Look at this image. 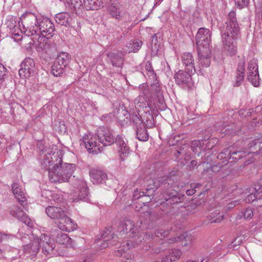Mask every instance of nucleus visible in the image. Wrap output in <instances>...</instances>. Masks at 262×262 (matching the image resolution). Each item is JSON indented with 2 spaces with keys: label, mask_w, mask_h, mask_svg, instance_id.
Instances as JSON below:
<instances>
[{
  "label": "nucleus",
  "mask_w": 262,
  "mask_h": 262,
  "mask_svg": "<svg viewBox=\"0 0 262 262\" xmlns=\"http://www.w3.org/2000/svg\"><path fill=\"white\" fill-rule=\"evenodd\" d=\"M76 187L79 189L78 199L85 202L89 200V192L85 182L83 180H78L75 184Z\"/></svg>",
  "instance_id": "26"
},
{
  "label": "nucleus",
  "mask_w": 262,
  "mask_h": 262,
  "mask_svg": "<svg viewBox=\"0 0 262 262\" xmlns=\"http://www.w3.org/2000/svg\"><path fill=\"white\" fill-rule=\"evenodd\" d=\"M169 233V230L168 229H165V228H159L158 229H157L154 234H151V237H158L160 238H164L165 237H166L168 235Z\"/></svg>",
  "instance_id": "42"
},
{
  "label": "nucleus",
  "mask_w": 262,
  "mask_h": 262,
  "mask_svg": "<svg viewBox=\"0 0 262 262\" xmlns=\"http://www.w3.org/2000/svg\"><path fill=\"white\" fill-rule=\"evenodd\" d=\"M191 74L187 71L179 70L174 75L176 83L190 86L191 81Z\"/></svg>",
  "instance_id": "23"
},
{
  "label": "nucleus",
  "mask_w": 262,
  "mask_h": 262,
  "mask_svg": "<svg viewBox=\"0 0 262 262\" xmlns=\"http://www.w3.org/2000/svg\"><path fill=\"white\" fill-rule=\"evenodd\" d=\"M136 137L141 141H146L148 140V135L144 125H142V127H137Z\"/></svg>",
  "instance_id": "39"
},
{
  "label": "nucleus",
  "mask_w": 262,
  "mask_h": 262,
  "mask_svg": "<svg viewBox=\"0 0 262 262\" xmlns=\"http://www.w3.org/2000/svg\"><path fill=\"white\" fill-rule=\"evenodd\" d=\"M82 2L80 0H66V7L72 11L80 8Z\"/></svg>",
  "instance_id": "40"
},
{
  "label": "nucleus",
  "mask_w": 262,
  "mask_h": 262,
  "mask_svg": "<svg viewBox=\"0 0 262 262\" xmlns=\"http://www.w3.org/2000/svg\"><path fill=\"white\" fill-rule=\"evenodd\" d=\"M220 170V167L218 166L217 165H213L211 166H210L209 167H206L204 169V170L203 171V174H205L207 173H208L209 174L211 175L213 173L217 172Z\"/></svg>",
  "instance_id": "45"
},
{
  "label": "nucleus",
  "mask_w": 262,
  "mask_h": 262,
  "mask_svg": "<svg viewBox=\"0 0 262 262\" xmlns=\"http://www.w3.org/2000/svg\"><path fill=\"white\" fill-rule=\"evenodd\" d=\"M7 69L0 63V82L3 81L7 77Z\"/></svg>",
  "instance_id": "48"
},
{
  "label": "nucleus",
  "mask_w": 262,
  "mask_h": 262,
  "mask_svg": "<svg viewBox=\"0 0 262 262\" xmlns=\"http://www.w3.org/2000/svg\"><path fill=\"white\" fill-rule=\"evenodd\" d=\"M241 218H244L245 220H250L253 216V212L251 208H248L244 209L239 215Z\"/></svg>",
  "instance_id": "44"
},
{
  "label": "nucleus",
  "mask_w": 262,
  "mask_h": 262,
  "mask_svg": "<svg viewBox=\"0 0 262 262\" xmlns=\"http://www.w3.org/2000/svg\"><path fill=\"white\" fill-rule=\"evenodd\" d=\"M46 212L51 219L59 221L58 227L60 230L70 232L73 230L74 222L66 215L63 208L50 206L46 208Z\"/></svg>",
  "instance_id": "3"
},
{
  "label": "nucleus",
  "mask_w": 262,
  "mask_h": 262,
  "mask_svg": "<svg viewBox=\"0 0 262 262\" xmlns=\"http://www.w3.org/2000/svg\"><path fill=\"white\" fill-rule=\"evenodd\" d=\"M66 67L60 66L55 61L52 66V73L56 77L60 76L64 72Z\"/></svg>",
  "instance_id": "41"
},
{
  "label": "nucleus",
  "mask_w": 262,
  "mask_h": 262,
  "mask_svg": "<svg viewBox=\"0 0 262 262\" xmlns=\"http://www.w3.org/2000/svg\"><path fill=\"white\" fill-rule=\"evenodd\" d=\"M134 226L131 220L124 219L123 221L120 222L118 227V231L120 233L124 234L127 232L128 230L129 231L135 230L134 229Z\"/></svg>",
  "instance_id": "31"
},
{
  "label": "nucleus",
  "mask_w": 262,
  "mask_h": 262,
  "mask_svg": "<svg viewBox=\"0 0 262 262\" xmlns=\"http://www.w3.org/2000/svg\"><path fill=\"white\" fill-rule=\"evenodd\" d=\"M124 252H123L122 249L115 251V255L118 256H124Z\"/></svg>",
  "instance_id": "57"
},
{
  "label": "nucleus",
  "mask_w": 262,
  "mask_h": 262,
  "mask_svg": "<svg viewBox=\"0 0 262 262\" xmlns=\"http://www.w3.org/2000/svg\"><path fill=\"white\" fill-rule=\"evenodd\" d=\"M182 62L185 70L190 74L196 73V68L194 66V60L192 54L189 52L184 53L181 57Z\"/></svg>",
  "instance_id": "19"
},
{
  "label": "nucleus",
  "mask_w": 262,
  "mask_h": 262,
  "mask_svg": "<svg viewBox=\"0 0 262 262\" xmlns=\"http://www.w3.org/2000/svg\"><path fill=\"white\" fill-rule=\"evenodd\" d=\"M249 145H250L249 147L250 149L246 151H232L231 147L225 148L218 155L217 158L227 161L231 158L237 160L242 157H249L248 160L246 161V163L248 164L254 161V159L253 158L254 156L257 155L262 156V142H256L254 143L249 144Z\"/></svg>",
  "instance_id": "2"
},
{
  "label": "nucleus",
  "mask_w": 262,
  "mask_h": 262,
  "mask_svg": "<svg viewBox=\"0 0 262 262\" xmlns=\"http://www.w3.org/2000/svg\"><path fill=\"white\" fill-rule=\"evenodd\" d=\"M97 135L99 142L104 146H110L114 142V136L106 127H100L97 131Z\"/></svg>",
  "instance_id": "16"
},
{
  "label": "nucleus",
  "mask_w": 262,
  "mask_h": 262,
  "mask_svg": "<svg viewBox=\"0 0 262 262\" xmlns=\"http://www.w3.org/2000/svg\"><path fill=\"white\" fill-rule=\"evenodd\" d=\"M41 248L40 237H35L30 243L24 246V250L26 253L35 255Z\"/></svg>",
  "instance_id": "27"
},
{
  "label": "nucleus",
  "mask_w": 262,
  "mask_h": 262,
  "mask_svg": "<svg viewBox=\"0 0 262 262\" xmlns=\"http://www.w3.org/2000/svg\"><path fill=\"white\" fill-rule=\"evenodd\" d=\"M236 127L235 125L232 124L230 125L225 126L224 128L221 130V132L225 135H228L234 133Z\"/></svg>",
  "instance_id": "47"
},
{
  "label": "nucleus",
  "mask_w": 262,
  "mask_h": 262,
  "mask_svg": "<svg viewBox=\"0 0 262 262\" xmlns=\"http://www.w3.org/2000/svg\"><path fill=\"white\" fill-rule=\"evenodd\" d=\"M140 93L139 96L135 100L136 108L139 111L140 109L149 107L151 108L153 105L149 101L150 96L149 90L146 84H143L139 86Z\"/></svg>",
  "instance_id": "7"
},
{
  "label": "nucleus",
  "mask_w": 262,
  "mask_h": 262,
  "mask_svg": "<svg viewBox=\"0 0 262 262\" xmlns=\"http://www.w3.org/2000/svg\"><path fill=\"white\" fill-rule=\"evenodd\" d=\"M253 190L257 199H262V188H259L257 189L255 188Z\"/></svg>",
  "instance_id": "55"
},
{
  "label": "nucleus",
  "mask_w": 262,
  "mask_h": 262,
  "mask_svg": "<svg viewBox=\"0 0 262 262\" xmlns=\"http://www.w3.org/2000/svg\"><path fill=\"white\" fill-rule=\"evenodd\" d=\"M117 118L119 121L122 124H126L128 123L132 122L133 124H140L142 125V122L138 116L135 113L129 114L125 108H122L121 111H119Z\"/></svg>",
  "instance_id": "15"
},
{
  "label": "nucleus",
  "mask_w": 262,
  "mask_h": 262,
  "mask_svg": "<svg viewBox=\"0 0 262 262\" xmlns=\"http://www.w3.org/2000/svg\"><path fill=\"white\" fill-rule=\"evenodd\" d=\"M40 15L32 12H26L19 18L18 24L22 26V31L28 36H32L37 33V28Z\"/></svg>",
  "instance_id": "5"
},
{
  "label": "nucleus",
  "mask_w": 262,
  "mask_h": 262,
  "mask_svg": "<svg viewBox=\"0 0 262 262\" xmlns=\"http://www.w3.org/2000/svg\"><path fill=\"white\" fill-rule=\"evenodd\" d=\"M55 31V26L53 23L47 17L41 16L38 25L37 32H39L43 37L50 35L53 36Z\"/></svg>",
  "instance_id": "12"
},
{
  "label": "nucleus",
  "mask_w": 262,
  "mask_h": 262,
  "mask_svg": "<svg viewBox=\"0 0 262 262\" xmlns=\"http://www.w3.org/2000/svg\"><path fill=\"white\" fill-rule=\"evenodd\" d=\"M103 0H83L86 10H97L101 7Z\"/></svg>",
  "instance_id": "35"
},
{
  "label": "nucleus",
  "mask_w": 262,
  "mask_h": 262,
  "mask_svg": "<svg viewBox=\"0 0 262 262\" xmlns=\"http://www.w3.org/2000/svg\"><path fill=\"white\" fill-rule=\"evenodd\" d=\"M129 239L126 243L127 249L135 247L140 244L144 240L145 237H146L147 234L143 232H140L138 230L136 231V229H135L129 233Z\"/></svg>",
  "instance_id": "20"
},
{
  "label": "nucleus",
  "mask_w": 262,
  "mask_h": 262,
  "mask_svg": "<svg viewBox=\"0 0 262 262\" xmlns=\"http://www.w3.org/2000/svg\"><path fill=\"white\" fill-rule=\"evenodd\" d=\"M199 61L196 66V73L203 74L202 70L210 66L211 63V52L210 49L198 50Z\"/></svg>",
  "instance_id": "11"
},
{
  "label": "nucleus",
  "mask_w": 262,
  "mask_h": 262,
  "mask_svg": "<svg viewBox=\"0 0 262 262\" xmlns=\"http://www.w3.org/2000/svg\"><path fill=\"white\" fill-rule=\"evenodd\" d=\"M21 68L19 70V75L23 79L30 77L34 74L35 71L34 60L30 57L25 58L21 63Z\"/></svg>",
  "instance_id": "10"
},
{
  "label": "nucleus",
  "mask_w": 262,
  "mask_h": 262,
  "mask_svg": "<svg viewBox=\"0 0 262 262\" xmlns=\"http://www.w3.org/2000/svg\"><path fill=\"white\" fill-rule=\"evenodd\" d=\"M75 165L73 164L65 163L63 165L58 164L54 165V171L50 172L49 180L52 182L62 183L68 181L73 173Z\"/></svg>",
  "instance_id": "4"
},
{
  "label": "nucleus",
  "mask_w": 262,
  "mask_h": 262,
  "mask_svg": "<svg viewBox=\"0 0 262 262\" xmlns=\"http://www.w3.org/2000/svg\"><path fill=\"white\" fill-rule=\"evenodd\" d=\"M186 262H196V261L191 260H187Z\"/></svg>",
  "instance_id": "64"
},
{
  "label": "nucleus",
  "mask_w": 262,
  "mask_h": 262,
  "mask_svg": "<svg viewBox=\"0 0 262 262\" xmlns=\"http://www.w3.org/2000/svg\"><path fill=\"white\" fill-rule=\"evenodd\" d=\"M249 0H234L235 4L240 8L247 6Z\"/></svg>",
  "instance_id": "52"
},
{
  "label": "nucleus",
  "mask_w": 262,
  "mask_h": 262,
  "mask_svg": "<svg viewBox=\"0 0 262 262\" xmlns=\"http://www.w3.org/2000/svg\"><path fill=\"white\" fill-rule=\"evenodd\" d=\"M247 79L255 87H257L260 84V78L258 70L257 60L253 58L248 63L247 68Z\"/></svg>",
  "instance_id": "9"
},
{
  "label": "nucleus",
  "mask_w": 262,
  "mask_h": 262,
  "mask_svg": "<svg viewBox=\"0 0 262 262\" xmlns=\"http://www.w3.org/2000/svg\"><path fill=\"white\" fill-rule=\"evenodd\" d=\"M177 177L170 175V176H164L159 177L153 181V185L155 187L158 188L163 185L164 187L169 186L170 187H174L175 181H177Z\"/></svg>",
  "instance_id": "22"
},
{
  "label": "nucleus",
  "mask_w": 262,
  "mask_h": 262,
  "mask_svg": "<svg viewBox=\"0 0 262 262\" xmlns=\"http://www.w3.org/2000/svg\"><path fill=\"white\" fill-rule=\"evenodd\" d=\"M195 192H196V190L194 189V188H192L191 189L187 190L186 191V193L188 195H191L193 194L194 193H195Z\"/></svg>",
  "instance_id": "56"
},
{
  "label": "nucleus",
  "mask_w": 262,
  "mask_h": 262,
  "mask_svg": "<svg viewBox=\"0 0 262 262\" xmlns=\"http://www.w3.org/2000/svg\"><path fill=\"white\" fill-rule=\"evenodd\" d=\"M182 255L181 250L179 249H172L170 250L168 255L166 256L162 260V262L169 261H176L179 259Z\"/></svg>",
  "instance_id": "30"
},
{
  "label": "nucleus",
  "mask_w": 262,
  "mask_h": 262,
  "mask_svg": "<svg viewBox=\"0 0 262 262\" xmlns=\"http://www.w3.org/2000/svg\"><path fill=\"white\" fill-rule=\"evenodd\" d=\"M48 155L46 156L41 162V167L45 170H48V174L50 172L54 171V166L60 164L62 162V154L60 150H58L56 146H53L52 150L48 151Z\"/></svg>",
  "instance_id": "6"
},
{
  "label": "nucleus",
  "mask_w": 262,
  "mask_h": 262,
  "mask_svg": "<svg viewBox=\"0 0 262 262\" xmlns=\"http://www.w3.org/2000/svg\"><path fill=\"white\" fill-rule=\"evenodd\" d=\"M141 46H142V42L141 41L133 42V45L132 46V50H129V52H137L139 50V49L141 47Z\"/></svg>",
  "instance_id": "49"
},
{
  "label": "nucleus",
  "mask_w": 262,
  "mask_h": 262,
  "mask_svg": "<svg viewBox=\"0 0 262 262\" xmlns=\"http://www.w3.org/2000/svg\"><path fill=\"white\" fill-rule=\"evenodd\" d=\"M231 205H233L234 206L236 205H238L239 204V200H235L234 201H233L232 202H231Z\"/></svg>",
  "instance_id": "61"
},
{
  "label": "nucleus",
  "mask_w": 262,
  "mask_h": 262,
  "mask_svg": "<svg viewBox=\"0 0 262 262\" xmlns=\"http://www.w3.org/2000/svg\"><path fill=\"white\" fill-rule=\"evenodd\" d=\"M145 68H146V70H147L148 71H150V70L151 69V67L150 66L149 62L146 63Z\"/></svg>",
  "instance_id": "59"
},
{
  "label": "nucleus",
  "mask_w": 262,
  "mask_h": 262,
  "mask_svg": "<svg viewBox=\"0 0 262 262\" xmlns=\"http://www.w3.org/2000/svg\"><path fill=\"white\" fill-rule=\"evenodd\" d=\"M254 190H252V192L248 195L247 197L245 199V201L246 203H251L256 199H257L256 196H255Z\"/></svg>",
  "instance_id": "51"
},
{
  "label": "nucleus",
  "mask_w": 262,
  "mask_h": 262,
  "mask_svg": "<svg viewBox=\"0 0 262 262\" xmlns=\"http://www.w3.org/2000/svg\"><path fill=\"white\" fill-rule=\"evenodd\" d=\"M70 59V55L66 52H62L58 54L55 61L60 66L67 67Z\"/></svg>",
  "instance_id": "36"
},
{
  "label": "nucleus",
  "mask_w": 262,
  "mask_h": 262,
  "mask_svg": "<svg viewBox=\"0 0 262 262\" xmlns=\"http://www.w3.org/2000/svg\"><path fill=\"white\" fill-rule=\"evenodd\" d=\"M108 12L111 16L117 20H121L124 15L121 5L117 0H110Z\"/></svg>",
  "instance_id": "18"
},
{
  "label": "nucleus",
  "mask_w": 262,
  "mask_h": 262,
  "mask_svg": "<svg viewBox=\"0 0 262 262\" xmlns=\"http://www.w3.org/2000/svg\"><path fill=\"white\" fill-rule=\"evenodd\" d=\"M40 244L42 249V252L46 256H52L54 254V249L55 247L53 239L46 234H42L40 236Z\"/></svg>",
  "instance_id": "14"
},
{
  "label": "nucleus",
  "mask_w": 262,
  "mask_h": 262,
  "mask_svg": "<svg viewBox=\"0 0 262 262\" xmlns=\"http://www.w3.org/2000/svg\"><path fill=\"white\" fill-rule=\"evenodd\" d=\"M12 190L17 201L25 208L27 201L25 190L18 183H14L12 185Z\"/></svg>",
  "instance_id": "21"
},
{
  "label": "nucleus",
  "mask_w": 262,
  "mask_h": 262,
  "mask_svg": "<svg viewBox=\"0 0 262 262\" xmlns=\"http://www.w3.org/2000/svg\"><path fill=\"white\" fill-rule=\"evenodd\" d=\"M56 241L60 244L68 246L71 245L72 239L67 234L63 233L60 230H58L56 236Z\"/></svg>",
  "instance_id": "33"
},
{
  "label": "nucleus",
  "mask_w": 262,
  "mask_h": 262,
  "mask_svg": "<svg viewBox=\"0 0 262 262\" xmlns=\"http://www.w3.org/2000/svg\"><path fill=\"white\" fill-rule=\"evenodd\" d=\"M196 164H197L196 161L195 160H192L190 162V166H191L192 167H194L196 165Z\"/></svg>",
  "instance_id": "60"
},
{
  "label": "nucleus",
  "mask_w": 262,
  "mask_h": 262,
  "mask_svg": "<svg viewBox=\"0 0 262 262\" xmlns=\"http://www.w3.org/2000/svg\"><path fill=\"white\" fill-rule=\"evenodd\" d=\"M152 89L158 94V102L157 103V106L161 110H164L166 108V105L165 104L164 99L162 97H161L162 93L161 92L160 88L159 85H157V84H154Z\"/></svg>",
  "instance_id": "38"
},
{
  "label": "nucleus",
  "mask_w": 262,
  "mask_h": 262,
  "mask_svg": "<svg viewBox=\"0 0 262 262\" xmlns=\"http://www.w3.org/2000/svg\"><path fill=\"white\" fill-rule=\"evenodd\" d=\"M83 144L90 152L97 154L100 151L99 144L92 137L89 138L86 135L83 136Z\"/></svg>",
  "instance_id": "25"
},
{
  "label": "nucleus",
  "mask_w": 262,
  "mask_h": 262,
  "mask_svg": "<svg viewBox=\"0 0 262 262\" xmlns=\"http://www.w3.org/2000/svg\"><path fill=\"white\" fill-rule=\"evenodd\" d=\"M215 214L219 215V216L218 217H217L216 218H215V215H213V217L211 218V219H210V222L211 223H220L223 219L224 216H223V214H220V213L219 212H216V213H215Z\"/></svg>",
  "instance_id": "53"
},
{
  "label": "nucleus",
  "mask_w": 262,
  "mask_h": 262,
  "mask_svg": "<svg viewBox=\"0 0 262 262\" xmlns=\"http://www.w3.org/2000/svg\"><path fill=\"white\" fill-rule=\"evenodd\" d=\"M201 186V184L200 183H192L191 184V188H194V189H195V188L199 187H200Z\"/></svg>",
  "instance_id": "58"
},
{
  "label": "nucleus",
  "mask_w": 262,
  "mask_h": 262,
  "mask_svg": "<svg viewBox=\"0 0 262 262\" xmlns=\"http://www.w3.org/2000/svg\"><path fill=\"white\" fill-rule=\"evenodd\" d=\"M116 142L117 144L119 145V148L125 146L124 145H127L126 142L121 136H118L117 137Z\"/></svg>",
  "instance_id": "54"
},
{
  "label": "nucleus",
  "mask_w": 262,
  "mask_h": 262,
  "mask_svg": "<svg viewBox=\"0 0 262 262\" xmlns=\"http://www.w3.org/2000/svg\"><path fill=\"white\" fill-rule=\"evenodd\" d=\"M163 198L164 200L167 202L168 201L170 204H176L181 203L184 200L185 195L179 193L176 191L172 192H164L163 194Z\"/></svg>",
  "instance_id": "24"
},
{
  "label": "nucleus",
  "mask_w": 262,
  "mask_h": 262,
  "mask_svg": "<svg viewBox=\"0 0 262 262\" xmlns=\"http://www.w3.org/2000/svg\"><path fill=\"white\" fill-rule=\"evenodd\" d=\"M56 22L66 27H73L75 24L76 18L72 13L67 12L58 13L55 15Z\"/></svg>",
  "instance_id": "13"
},
{
  "label": "nucleus",
  "mask_w": 262,
  "mask_h": 262,
  "mask_svg": "<svg viewBox=\"0 0 262 262\" xmlns=\"http://www.w3.org/2000/svg\"><path fill=\"white\" fill-rule=\"evenodd\" d=\"M239 34V28L235 17V13H229L225 27L221 30L222 44L224 49L231 56L235 55L237 51L236 40Z\"/></svg>",
  "instance_id": "1"
},
{
  "label": "nucleus",
  "mask_w": 262,
  "mask_h": 262,
  "mask_svg": "<svg viewBox=\"0 0 262 262\" xmlns=\"http://www.w3.org/2000/svg\"><path fill=\"white\" fill-rule=\"evenodd\" d=\"M119 148V151L120 152V156L122 160H124L129 154V148L127 145Z\"/></svg>",
  "instance_id": "46"
},
{
  "label": "nucleus",
  "mask_w": 262,
  "mask_h": 262,
  "mask_svg": "<svg viewBox=\"0 0 262 262\" xmlns=\"http://www.w3.org/2000/svg\"><path fill=\"white\" fill-rule=\"evenodd\" d=\"M134 226L131 220L124 219L123 221L120 222L118 227V231L120 233L124 234L127 232L128 230L129 231L135 230L134 229Z\"/></svg>",
  "instance_id": "32"
},
{
  "label": "nucleus",
  "mask_w": 262,
  "mask_h": 262,
  "mask_svg": "<svg viewBox=\"0 0 262 262\" xmlns=\"http://www.w3.org/2000/svg\"><path fill=\"white\" fill-rule=\"evenodd\" d=\"M10 213L13 217L21 221L28 227L32 228L33 226V223L31 220L28 217L27 215L23 211V209L17 206L13 205L12 206L10 210Z\"/></svg>",
  "instance_id": "17"
},
{
  "label": "nucleus",
  "mask_w": 262,
  "mask_h": 262,
  "mask_svg": "<svg viewBox=\"0 0 262 262\" xmlns=\"http://www.w3.org/2000/svg\"><path fill=\"white\" fill-rule=\"evenodd\" d=\"M245 77V63L241 62L238 63L236 73L235 80L233 83L234 86L240 85L243 81Z\"/></svg>",
  "instance_id": "29"
},
{
  "label": "nucleus",
  "mask_w": 262,
  "mask_h": 262,
  "mask_svg": "<svg viewBox=\"0 0 262 262\" xmlns=\"http://www.w3.org/2000/svg\"><path fill=\"white\" fill-rule=\"evenodd\" d=\"M136 192H135V194H134L133 195V198L134 200H136V199H139L140 197L141 196V195H140L139 197H138V196H136Z\"/></svg>",
  "instance_id": "62"
},
{
  "label": "nucleus",
  "mask_w": 262,
  "mask_h": 262,
  "mask_svg": "<svg viewBox=\"0 0 262 262\" xmlns=\"http://www.w3.org/2000/svg\"><path fill=\"white\" fill-rule=\"evenodd\" d=\"M14 237L12 234H8L6 233L0 232V242L3 241H8Z\"/></svg>",
  "instance_id": "50"
},
{
  "label": "nucleus",
  "mask_w": 262,
  "mask_h": 262,
  "mask_svg": "<svg viewBox=\"0 0 262 262\" xmlns=\"http://www.w3.org/2000/svg\"><path fill=\"white\" fill-rule=\"evenodd\" d=\"M90 176L91 181L94 184L101 183L107 178L106 173L101 170L96 169H92L90 170Z\"/></svg>",
  "instance_id": "28"
},
{
  "label": "nucleus",
  "mask_w": 262,
  "mask_h": 262,
  "mask_svg": "<svg viewBox=\"0 0 262 262\" xmlns=\"http://www.w3.org/2000/svg\"><path fill=\"white\" fill-rule=\"evenodd\" d=\"M200 262H207V260H206L205 258L202 259Z\"/></svg>",
  "instance_id": "63"
},
{
  "label": "nucleus",
  "mask_w": 262,
  "mask_h": 262,
  "mask_svg": "<svg viewBox=\"0 0 262 262\" xmlns=\"http://www.w3.org/2000/svg\"><path fill=\"white\" fill-rule=\"evenodd\" d=\"M49 37H40L38 40V49H41L42 50H46L49 47V44L48 43V38Z\"/></svg>",
  "instance_id": "43"
},
{
  "label": "nucleus",
  "mask_w": 262,
  "mask_h": 262,
  "mask_svg": "<svg viewBox=\"0 0 262 262\" xmlns=\"http://www.w3.org/2000/svg\"><path fill=\"white\" fill-rule=\"evenodd\" d=\"M195 41L198 50L209 49V43L211 41L210 30L205 28H200L195 36Z\"/></svg>",
  "instance_id": "8"
},
{
  "label": "nucleus",
  "mask_w": 262,
  "mask_h": 262,
  "mask_svg": "<svg viewBox=\"0 0 262 262\" xmlns=\"http://www.w3.org/2000/svg\"><path fill=\"white\" fill-rule=\"evenodd\" d=\"M114 236H112V235H111L109 237H106V235L103 234L101 236V239H100L98 242H102L99 246L100 249H102L107 247L110 245H115V240L113 239L114 238Z\"/></svg>",
  "instance_id": "37"
},
{
  "label": "nucleus",
  "mask_w": 262,
  "mask_h": 262,
  "mask_svg": "<svg viewBox=\"0 0 262 262\" xmlns=\"http://www.w3.org/2000/svg\"><path fill=\"white\" fill-rule=\"evenodd\" d=\"M107 56L114 67H122L123 64V59L120 55L114 53H110L107 54Z\"/></svg>",
  "instance_id": "34"
}]
</instances>
